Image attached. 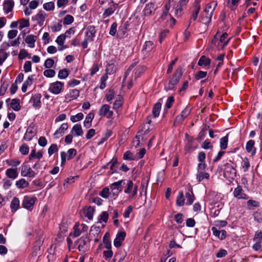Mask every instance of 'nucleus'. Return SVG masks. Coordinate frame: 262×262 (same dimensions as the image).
Segmentation results:
<instances>
[{"label":"nucleus","instance_id":"3c124183","mask_svg":"<svg viewBox=\"0 0 262 262\" xmlns=\"http://www.w3.org/2000/svg\"><path fill=\"white\" fill-rule=\"evenodd\" d=\"M94 210H95L93 207L90 206L87 208L85 211V216L87 217L89 220H92L93 219Z\"/></svg>","mask_w":262,"mask_h":262},{"label":"nucleus","instance_id":"37998d69","mask_svg":"<svg viewBox=\"0 0 262 262\" xmlns=\"http://www.w3.org/2000/svg\"><path fill=\"white\" fill-rule=\"evenodd\" d=\"M144 142L142 137L136 136L134 139L133 143L135 147L144 146L143 142Z\"/></svg>","mask_w":262,"mask_h":262},{"label":"nucleus","instance_id":"39448f33","mask_svg":"<svg viewBox=\"0 0 262 262\" xmlns=\"http://www.w3.org/2000/svg\"><path fill=\"white\" fill-rule=\"evenodd\" d=\"M236 174V171L233 165L226 163L225 165V168L224 171V176L227 179H233Z\"/></svg>","mask_w":262,"mask_h":262},{"label":"nucleus","instance_id":"4468645a","mask_svg":"<svg viewBox=\"0 0 262 262\" xmlns=\"http://www.w3.org/2000/svg\"><path fill=\"white\" fill-rule=\"evenodd\" d=\"M156 9L154 3H148L146 5L143 10L144 14L145 16H150L154 13Z\"/></svg>","mask_w":262,"mask_h":262},{"label":"nucleus","instance_id":"ddd939ff","mask_svg":"<svg viewBox=\"0 0 262 262\" xmlns=\"http://www.w3.org/2000/svg\"><path fill=\"white\" fill-rule=\"evenodd\" d=\"M99 114L100 116H105L107 118H110L113 115V112L110 110L108 105L104 104L100 108Z\"/></svg>","mask_w":262,"mask_h":262},{"label":"nucleus","instance_id":"a19ab883","mask_svg":"<svg viewBox=\"0 0 262 262\" xmlns=\"http://www.w3.org/2000/svg\"><path fill=\"white\" fill-rule=\"evenodd\" d=\"M10 106L13 110L16 111H19L20 108L19 100L16 99H12Z\"/></svg>","mask_w":262,"mask_h":262},{"label":"nucleus","instance_id":"bb28decb","mask_svg":"<svg viewBox=\"0 0 262 262\" xmlns=\"http://www.w3.org/2000/svg\"><path fill=\"white\" fill-rule=\"evenodd\" d=\"M36 134V131L33 128L29 127L27 129L24 136V138L26 140H30Z\"/></svg>","mask_w":262,"mask_h":262},{"label":"nucleus","instance_id":"c85d7f7f","mask_svg":"<svg viewBox=\"0 0 262 262\" xmlns=\"http://www.w3.org/2000/svg\"><path fill=\"white\" fill-rule=\"evenodd\" d=\"M16 186L19 189H23L29 186V183L25 179L22 178L16 182Z\"/></svg>","mask_w":262,"mask_h":262},{"label":"nucleus","instance_id":"cd10ccee","mask_svg":"<svg viewBox=\"0 0 262 262\" xmlns=\"http://www.w3.org/2000/svg\"><path fill=\"white\" fill-rule=\"evenodd\" d=\"M170 5L169 2L166 4L164 6V10L161 16V18L162 20H165L168 17V16H170V15L168 13V11L170 9Z\"/></svg>","mask_w":262,"mask_h":262},{"label":"nucleus","instance_id":"a211bd4d","mask_svg":"<svg viewBox=\"0 0 262 262\" xmlns=\"http://www.w3.org/2000/svg\"><path fill=\"white\" fill-rule=\"evenodd\" d=\"M14 5V2L13 0H5L3 3V9L6 13H8L12 11Z\"/></svg>","mask_w":262,"mask_h":262},{"label":"nucleus","instance_id":"9d476101","mask_svg":"<svg viewBox=\"0 0 262 262\" xmlns=\"http://www.w3.org/2000/svg\"><path fill=\"white\" fill-rule=\"evenodd\" d=\"M233 195L238 199L248 200L249 196L244 192L242 186L238 185L233 191Z\"/></svg>","mask_w":262,"mask_h":262},{"label":"nucleus","instance_id":"13d9d810","mask_svg":"<svg viewBox=\"0 0 262 262\" xmlns=\"http://www.w3.org/2000/svg\"><path fill=\"white\" fill-rule=\"evenodd\" d=\"M43 75L49 78L53 77L55 75V72L52 69H48L43 72Z\"/></svg>","mask_w":262,"mask_h":262},{"label":"nucleus","instance_id":"864d4df0","mask_svg":"<svg viewBox=\"0 0 262 262\" xmlns=\"http://www.w3.org/2000/svg\"><path fill=\"white\" fill-rule=\"evenodd\" d=\"M74 21V17L71 15H67L63 18V23L64 25H70Z\"/></svg>","mask_w":262,"mask_h":262},{"label":"nucleus","instance_id":"f03ea898","mask_svg":"<svg viewBox=\"0 0 262 262\" xmlns=\"http://www.w3.org/2000/svg\"><path fill=\"white\" fill-rule=\"evenodd\" d=\"M182 74V69L179 68L173 75L172 77L170 79L166 89L168 90H173L175 85L178 83Z\"/></svg>","mask_w":262,"mask_h":262},{"label":"nucleus","instance_id":"9b49d317","mask_svg":"<svg viewBox=\"0 0 262 262\" xmlns=\"http://www.w3.org/2000/svg\"><path fill=\"white\" fill-rule=\"evenodd\" d=\"M126 236V233L124 231H121L118 232L117 235L114 241V245L116 247H119L121 246L123 241L124 240V238Z\"/></svg>","mask_w":262,"mask_h":262},{"label":"nucleus","instance_id":"7c9ffc66","mask_svg":"<svg viewBox=\"0 0 262 262\" xmlns=\"http://www.w3.org/2000/svg\"><path fill=\"white\" fill-rule=\"evenodd\" d=\"M42 157V152L41 150H39L37 152H36L35 149H33L29 156L30 160H32L34 159H40Z\"/></svg>","mask_w":262,"mask_h":262},{"label":"nucleus","instance_id":"f8f14e48","mask_svg":"<svg viewBox=\"0 0 262 262\" xmlns=\"http://www.w3.org/2000/svg\"><path fill=\"white\" fill-rule=\"evenodd\" d=\"M216 6L217 2L216 1H213L206 5L203 11L206 13L208 16L210 15L212 17Z\"/></svg>","mask_w":262,"mask_h":262},{"label":"nucleus","instance_id":"052dcab7","mask_svg":"<svg viewBox=\"0 0 262 262\" xmlns=\"http://www.w3.org/2000/svg\"><path fill=\"white\" fill-rule=\"evenodd\" d=\"M108 218V214L106 211L102 212L99 216L100 221L106 223Z\"/></svg>","mask_w":262,"mask_h":262},{"label":"nucleus","instance_id":"412c9836","mask_svg":"<svg viewBox=\"0 0 262 262\" xmlns=\"http://www.w3.org/2000/svg\"><path fill=\"white\" fill-rule=\"evenodd\" d=\"M68 128L67 123H63L59 128L57 130L54 134V136L55 138H58L59 136L62 135L64 133V130H66Z\"/></svg>","mask_w":262,"mask_h":262},{"label":"nucleus","instance_id":"423d86ee","mask_svg":"<svg viewBox=\"0 0 262 262\" xmlns=\"http://www.w3.org/2000/svg\"><path fill=\"white\" fill-rule=\"evenodd\" d=\"M21 176L25 177H29L33 178L35 177L37 172L33 171L30 166L24 163L21 167Z\"/></svg>","mask_w":262,"mask_h":262},{"label":"nucleus","instance_id":"473e14b6","mask_svg":"<svg viewBox=\"0 0 262 262\" xmlns=\"http://www.w3.org/2000/svg\"><path fill=\"white\" fill-rule=\"evenodd\" d=\"M74 232L73 233H71L70 236H73L74 237H77L79 236L81 234V230L79 228V223H76L73 227Z\"/></svg>","mask_w":262,"mask_h":262},{"label":"nucleus","instance_id":"f3484780","mask_svg":"<svg viewBox=\"0 0 262 262\" xmlns=\"http://www.w3.org/2000/svg\"><path fill=\"white\" fill-rule=\"evenodd\" d=\"M20 208V201L18 198L14 197L10 203L11 211L12 213L15 212Z\"/></svg>","mask_w":262,"mask_h":262},{"label":"nucleus","instance_id":"603ef678","mask_svg":"<svg viewBox=\"0 0 262 262\" xmlns=\"http://www.w3.org/2000/svg\"><path fill=\"white\" fill-rule=\"evenodd\" d=\"M83 115L81 113H79L76 115L71 116L70 120L73 122H76L82 119Z\"/></svg>","mask_w":262,"mask_h":262},{"label":"nucleus","instance_id":"6ab92c4d","mask_svg":"<svg viewBox=\"0 0 262 262\" xmlns=\"http://www.w3.org/2000/svg\"><path fill=\"white\" fill-rule=\"evenodd\" d=\"M73 136H81L83 135V130L80 124H76L73 126L71 131Z\"/></svg>","mask_w":262,"mask_h":262},{"label":"nucleus","instance_id":"4c0bfd02","mask_svg":"<svg viewBox=\"0 0 262 262\" xmlns=\"http://www.w3.org/2000/svg\"><path fill=\"white\" fill-rule=\"evenodd\" d=\"M117 5L114 4L111 7L106 9L103 14V18L107 17L112 14L116 9Z\"/></svg>","mask_w":262,"mask_h":262},{"label":"nucleus","instance_id":"e433bc0d","mask_svg":"<svg viewBox=\"0 0 262 262\" xmlns=\"http://www.w3.org/2000/svg\"><path fill=\"white\" fill-rule=\"evenodd\" d=\"M210 62L211 60L209 58L205 56H202L198 61V65L200 66H208L210 64Z\"/></svg>","mask_w":262,"mask_h":262},{"label":"nucleus","instance_id":"774afa93","mask_svg":"<svg viewBox=\"0 0 262 262\" xmlns=\"http://www.w3.org/2000/svg\"><path fill=\"white\" fill-rule=\"evenodd\" d=\"M79 95V91L76 89H74L70 93V97L72 99L77 98Z\"/></svg>","mask_w":262,"mask_h":262},{"label":"nucleus","instance_id":"09e8293b","mask_svg":"<svg viewBox=\"0 0 262 262\" xmlns=\"http://www.w3.org/2000/svg\"><path fill=\"white\" fill-rule=\"evenodd\" d=\"M259 206V203L256 201L249 200L247 202V206L249 209H253V207H258Z\"/></svg>","mask_w":262,"mask_h":262},{"label":"nucleus","instance_id":"e2e57ef3","mask_svg":"<svg viewBox=\"0 0 262 262\" xmlns=\"http://www.w3.org/2000/svg\"><path fill=\"white\" fill-rule=\"evenodd\" d=\"M254 242H262V233L261 231H256L253 238Z\"/></svg>","mask_w":262,"mask_h":262},{"label":"nucleus","instance_id":"0eeeda50","mask_svg":"<svg viewBox=\"0 0 262 262\" xmlns=\"http://www.w3.org/2000/svg\"><path fill=\"white\" fill-rule=\"evenodd\" d=\"M63 83L60 81H56L50 84L49 91L54 94H59L63 90Z\"/></svg>","mask_w":262,"mask_h":262},{"label":"nucleus","instance_id":"c756f323","mask_svg":"<svg viewBox=\"0 0 262 262\" xmlns=\"http://www.w3.org/2000/svg\"><path fill=\"white\" fill-rule=\"evenodd\" d=\"M95 30L94 28L93 27H90L88 28V30L86 32L85 38L92 41L93 40V37L95 36Z\"/></svg>","mask_w":262,"mask_h":262},{"label":"nucleus","instance_id":"aec40b11","mask_svg":"<svg viewBox=\"0 0 262 262\" xmlns=\"http://www.w3.org/2000/svg\"><path fill=\"white\" fill-rule=\"evenodd\" d=\"M6 175L10 179H15L18 176L17 168H8L6 171Z\"/></svg>","mask_w":262,"mask_h":262},{"label":"nucleus","instance_id":"72a5a7b5","mask_svg":"<svg viewBox=\"0 0 262 262\" xmlns=\"http://www.w3.org/2000/svg\"><path fill=\"white\" fill-rule=\"evenodd\" d=\"M185 199L184 198L183 192L181 191L179 192V194L177 197L176 204L178 206H183L184 205Z\"/></svg>","mask_w":262,"mask_h":262},{"label":"nucleus","instance_id":"5fc2aeb1","mask_svg":"<svg viewBox=\"0 0 262 262\" xmlns=\"http://www.w3.org/2000/svg\"><path fill=\"white\" fill-rule=\"evenodd\" d=\"M6 163L9 166L16 167L20 164V161L18 160H7Z\"/></svg>","mask_w":262,"mask_h":262},{"label":"nucleus","instance_id":"8fccbe9b","mask_svg":"<svg viewBox=\"0 0 262 262\" xmlns=\"http://www.w3.org/2000/svg\"><path fill=\"white\" fill-rule=\"evenodd\" d=\"M134 184L132 181L128 180L127 183V187L124 190L125 193L128 194L131 193L132 190H133L134 187Z\"/></svg>","mask_w":262,"mask_h":262},{"label":"nucleus","instance_id":"f257e3e1","mask_svg":"<svg viewBox=\"0 0 262 262\" xmlns=\"http://www.w3.org/2000/svg\"><path fill=\"white\" fill-rule=\"evenodd\" d=\"M219 32L214 36L213 39L212 40L211 43L216 47L218 50L223 49L228 44L230 38H227L228 34L227 33H223L218 39L217 35Z\"/></svg>","mask_w":262,"mask_h":262},{"label":"nucleus","instance_id":"49530a36","mask_svg":"<svg viewBox=\"0 0 262 262\" xmlns=\"http://www.w3.org/2000/svg\"><path fill=\"white\" fill-rule=\"evenodd\" d=\"M110 194H112V192H110V188L108 187H104L99 192V195L104 199H107Z\"/></svg>","mask_w":262,"mask_h":262},{"label":"nucleus","instance_id":"338daca9","mask_svg":"<svg viewBox=\"0 0 262 262\" xmlns=\"http://www.w3.org/2000/svg\"><path fill=\"white\" fill-rule=\"evenodd\" d=\"M76 153L77 151L75 148H70L67 152L68 154L67 159L70 160L72 159L76 155Z\"/></svg>","mask_w":262,"mask_h":262},{"label":"nucleus","instance_id":"c03bdc74","mask_svg":"<svg viewBox=\"0 0 262 262\" xmlns=\"http://www.w3.org/2000/svg\"><path fill=\"white\" fill-rule=\"evenodd\" d=\"M18 28L19 30L23 29L24 28L28 27L30 25L29 21L28 19H21L18 21Z\"/></svg>","mask_w":262,"mask_h":262},{"label":"nucleus","instance_id":"ea45409f","mask_svg":"<svg viewBox=\"0 0 262 262\" xmlns=\"http://www.w3.org/2000/svg\"><path fill=\"white\" fill-rule=\"evenodd\" d=\"M103 241L105 248L107 249H111L112 245H111V242L110 240L109 239V233H105V234L104 235V236L103 237Z\"/></svg>","mask_w":262,"mask_h":262},{"label":"nucleus","instance_id":"79ce46f5","mask_svg":"<svg viewBox=\"0 0 262 262\" xmlns=\"http://www.w3.org/2000/svg\"><path fill=\"white\" fill-rule=\"evenodd\" d=\"M161 108V104L160 102L156 103L152 109V114L155 117L159 116Z\"/></svg>","mask_w":262,"mask_h":262},{"label":"nucleus","instance_id":"20e7f679","mask_svg":"<svg viewBox=\"0 0 262 262\" xmlns=\"http://www.w3.org/2000/svg\"><path fill=\"white\" fill-rule=\"evenodd\" d=\"M36 200L35 196L25 195L22 201V207L29 210H32Z\"/></svg>","mask_w":262,"mask_h":262},{"label":"nucleus","instance_id":"a878e982","mask_svg":"<svg viewBox=\"0 0 262 262\" xmlns=\"http://www.w3.org/2000/svg\"><path fill=\"white\" fill-rule=\"evenodd\" d=\"M36 39V36L34 35H29L26 38L25 41L27 43L29 44V47L33 48L35 46L34 43Z\"/></svg>","mask_w":262,"mask_h":262},{"label":"nucleus","instance_id":"5701e85b","mask_svg":"<svg viewBox=\"0 0 262 262\" xmlns=\"http://www.w3.org/2000/svg\"><path fill=\"white\" fill-rule=\"evenodd\" d=\"M200 9H201V7H200V5L199 4V2H197L196 3L194 9V10L192 12L191 18H190V19L189 20V24H190V23H191L192 20H196V19L198 17V14H199V13L200 12ZM189 25L190 24H189Z\"/></svg>","mask_w":262,"mask_h":262},{"label":"nucleus","instance_id":"4d7b16f0","mask_svg":"<svg viewBox=\"0 0 262 262\" xmlns=\"http://www.w3.org/2000/svg\"><path fill=\"white\" fill-rule=\"evenodd\" d=\"M43 8L47 11L52 10L54 9V4L52 2L46 3L43 4Z\"/></svg>","mask_w":262,"mask_h":262},{"label":"nucleus","instance_id":"bf43d9fd","mask_svg":"<svg viewBox=\"0 0 262 262\" xmlns=\"http://www.w3.org/2000/svg\"><path fill=\"white\" fill-rule=\"evenodd\" d=\"M146 69V68L144 66H140L138 67L135 72V77L136 78L138 77L140 75L143 73Z\"/></svg>","mask_w":262,"mask_h":262},{"label":"nucleus","instance_id":"4be33fe9","mask_svg":"<svg viewBox=\"0 0 262 262\" xmlns=\"http://www.w3.org/2000/svg\"><path fill=\"white\" fill-rule=\"evenodd\" d=\"M76 243L78 244V249L79 251L85 252L86 251V249L85 248L86 245V241L83 237L79 238Z\"/></svg>","mask_w":262,"mask_h":262},{"label":"nucleus","instance_id":"393cba45","mask_svg":"<svg viewBox=\"0 0 262 262\" xmlns=\"http://www.w3.org/2000/svg\"><path fill=\"white\" fill-rule=\"evenodd\" d=\"M33 80V76L32 75L28 77V79L24 82L23 84L21 90L23 92L25 93L27 90V88L32 84Z\"/></svg>","mask_w":262,"mask_h":262},{"label":"nucleus","instance_id":"f704fd0d","mask_svg":"<svg viewBox=\"0 0 262 262\" xmlns=\"http://www.w3.org/2000/svg\"><path fill=\"white\" fill-rule=\"evenodd\" d=\"M212 17L208 15L206 13L203 12L200 17L201 21L204 24H207L211 21Z\"/></svg>","mask_w":262,"mask_h":262},{"label":"nucleus","instance_id":"58836bf2","mask_svg":"<svg viewBox=\"0 0 262 262\" xmlns=\"http://www.w3.org/2000/svg\"><path fill=\"white\" fill-rule=\"evenodd\" d=\"M185 196L187 200L186 204L188 205L192 204L194 200V196L192 191L187 192L185 194Z\"/></svg>","mask_w":262,"mask_h":262},{"label":"nucleus","instance_id":"dca6fc26","mask_svg":"<svg viewBox=\"0 0 262 262\" xmlns=\"http://www.w3.org/2000/svg\"><path fill=\"white\" fill-rule=\"evenodd\" d=\"M213 234L221 240L225 239L226 237L227 232L225 230H222L221 231L217 229L215 227H213L211 228Z\"/></svg>","mask_w":262,"mask_h":262},{"label":"nucleus","instance_id":"a18cd8bd","mask_svg":"<svg viewBox=\"0 0 262 262\" xmlns=\"http://www.w3.org/2000/svg\"><path fill=\"white\" fill-rule=\"evenodd\" d=\"M154 48V43L150 41H147L145 42L143 47V51H145L147 52L152 50Z\"/></svg>","mask_w":262,"mask_h":262},{"label":"nucleus","instance_id":"6e6552de","mask_svg":"<svg viewBox=\"0 0 262 262\" xmlns=\"http://www.w3.org/2000/svg\"><path fill=\"white\" fill-rule=\"evenodd\" d=\"M124 184L125 183L123 180H120L113 183L110 185V188L111 190L112 194L113 196H117L118 193L122 191V185Z\"/></svg>","mask_w":262,"mask_h":262},{"label":"nucleus","instance_id":"c9c22d12","mask_svg":"<svg viewBox=\"0 0 262 262\" xmlns=\"http://www.w3.org/2000/svg\"><path fill=\"white\" fill-rule=\"evenodd\" d=\"M209 176L210 175L208 173L199 170V171H198L196 174V179L199 182H201L204 179H208Z\"/></svg>","mask_w":262,"mask_h":262},{"label":"nucleus","instance_id":"1a4fd4ad","mask_svg":"<svg viewBox=\"0 0 262 262\" xmlns=\"http://www.w3.org/2000/svg\"><path fill=\"white\" fill-rule=\"evenodd\" d=\"M43 243V238L39 237L34 243L32 255L36 256L41 254V247Z\"/></svg>","mask_w":262,"mask_h":262},{"label":"nucleus","instance_id":"0e129e2a","mask_svg":"<svg viewBox=\"0 0 262 262\" xmlns=\"http://www.w3.org/2000/svg\"><path fill=\"white\" fill-rule=\"evenodd\" d=\"M66 37V35L61 34L57 38L56 42L59 46H62L64 44Z\"/></svg>","mask_w":262,"mask_h":262},{"label":"nucleus","instance_id":"69168bd1","mask_svg":"<svg viewBox=\"0 0 262 262\" xmlns=\"http://www.w3.org/2000/svg\"><path fill=\"white\" fill-rule=\"evenodd\" d=\"M24 69L25 72H29L31 71L32 64L30 61H27L25 62L24 65Z\"/></svg>","mask_w":262,"mask_h":262},{"label":"nucleus","instance_id":"2f4dec72","mask_svg":"<svg viewBox=\"0 0 262 262\" xmlns=\"http://www.w3.org/2000/svg\"><path fill=\"white\" fill-rule=\"evenodd\" d=\"M94 117V114L93 113H90L86 117L84 121V125L87 128L91 126V122Z\"/></svg>","mask_w":262,"mask_h":262},{"label":"nucleus","instance_id":"de8ad7c7","mask_svg":"<svg viewBox=\"0 0 262 262\" xmlns=\"http://www.w3.org/2000/svg\"><path fill=\"white\" fill-rule=\"evenodd\" d=\"M35 17L40 25H42V23L46 18V14L42 12H39L35 15Z\"/></svg>","mask_w":262,"mask_h":262},{"label":"nucleus","instance_id":"7ed1b4c3","mask_svg":"<svg viewBox=\"0 0 262 262\" xmlns=\"http://www.w3.org/2000/svg\"><path fill=\"white\" fill-rule=\"evenodd\" d=\"M146 150L145 148H141L139 152L134 155L129 150L126 151L123 155V159L125 160H138L143 157Z\"/></svg>","mask_w":262,"mask_h":262},{"label":"nucleus","instance_id":"2eb2a0df","mask_svg":"<svg viewBox=\"0 0 262 262\" xmlns=\"http://www.w3.org/2000/svg\"><path fill=\"white\" fill-rule=\"evenodd\" d=\"M41 95L40 94H36L33 95L30 99V102L34 107H40L41 106Z\"/></svg>","mask_w":262,"mask_h":262},{"label":"nucleus","instance_id":"6e6d98bb","mask_svg":"<svg viewBox=\"0 0 262 262\" xmlns=\"http://www.w3.org/2000/svg\"><path fill=\"white\" fill-rule=\"evenodd\" d=\"M239 1V0H231L230 2V0H229L227 3V6L231 10H233L237 6Z\"/></svg>","mask_w":262,"mask_h":262},{"label":"nucleus","instance_id":"680f3d73","mask_svg":"<svg viewBox=\"0 0 262 262\" xmlns=\"http://www.w3.org/2000/svg\"><path fill=\"white\" fill-rule=\"evenodd\" d=\"M54 64V61L53 59L48 58L46 60V61L45 62L44 66L47 69H50L53 67Z\"/></svg>","mask_w":262,"mask_h":262},{"label":"nucleus","instance_id":"b1692460","mask_svg":"<svg viewBox=\"0 0 262 262\" xmlns=\"http://www.w3.org/2000/svg\"><path fill=\"white\" fill-rule=\"evenodd\" d=\"M190 111L189 108H185L181 114L178 116L176 119V122H181L185 118H186L189 114Z\"/></svg>","mask_w":262,"mask_h":262}]
</instances>
